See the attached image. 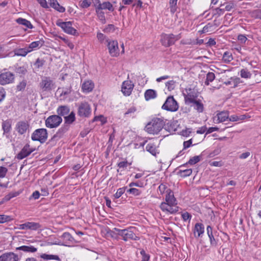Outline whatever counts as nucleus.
<instances>
[{"mask_svg":"<svg viewBox=\"0 0 261 261\" xmlns=\"http://www.w3.org/2000/svg\"><path fill=\"white\" fill-rule=\"evenodd\" d=\"M165 121L163 118H153L145 126L146 131L150 134H158L163 128Z\"/></svg>","mask_w":261,"mask_h":261,"instance_id":"f257e3e1","label":"nucleus"},{"mask_svg":"<svg viewBox=\"0 0 261 261\" xmlns=\"http://www.w3.org/2000/svg\"><path fill=\"white\" fill-rule=\"evenodd\" d=\"M45 63V61L43 59H40L39 58H38L35 63V65L38 68H39L41 67H42Z\"/></svg>","mask_w":261,"mask_h":261,"instance_id":"052dcab7","label":"nucleus"},{"mask_svg":"<svg viewBox=\"0 0 261 261\" xmlns=\"http://www.w3.org/2000/svg\"><path fill=\"white\" fill-rule=\"evenodd\" d=\"M91 4L90 0H84L82 1L81 4V7L83 8H87Z\"/></svg>","mask_w":261,"mask_h":261,"instance_id":"e2e57ef3","label":"nucleus"},{"mask_svg":"<svg viewBox=\"0 0 261 261\" xmlns=\"http://www.w3.org/2000/svg\"><path fill=\"white\" fill-rule=\"evenodd\" d=\"M157 96L156 91L153 89H148L144 93V97L146 100L148 101L152 99H154Z\"/></svg>","mask_w":261,"mask_h":261,"instance_id":"a878e982","label":"nucleus"},{"mask_svg":"<svg viewBox=\"0 0 261 261\" xmlns=\"http://www.w3.org/2000/svg\"><path fill=\"white\" fill-rule=\"evenodd\" d=\"M192 172L191 169H186L185 170H182L177 171V174L182 177H185L190 176Z\"/></svg>","mask_w":261,"mask_h":261,"instance_id":"a19ab883","label":"nucleus"},{"mask_svg":"<svg viewBox=\"0 0 261 261\" xmlns=\"http://www.w3.org/2000/svg\"><path fill=\"white\" fill-rule=\"evenodd\" d=\"M91 114V108L87 102H81L77 109V115L81 117H89Z\"/></svg>","mask_w":261,"mask_h":261,"instance_id":"9d476101","label":"nucleus"},{"mask_svg":"<svg viewBox=\"0 0 261 261\" xmlns=\"http://www.w3.org/2000/svg\"><path fill=\"white\" fill-rule=\"evenodd\" d=\"M134 85L130 81H125L121 87V91L125 96H129L132 93Z\"/></svg>","mask_w":261,"mask_h":261,"instance_id":"4468645a","label":"nucleus"},{"mask_svg":"<svg viewBox=\"0 0 261 261\" xmlns=\"http://www.w3.org/2000/svg\"><path fill=\"white\" fill-rule=\"evenodd\" d=\"M14 54L17 56H25L29 53L30 50L28 49V47H25L23 48H18L14 50Z\"/></svg>","mask_w":261,"mask_h":261,"instance_id":"72a5a7b5","label":"nucleus"},{"mask_svg":"<svg viewBox=\"0 0 261 261\" xmlns=\"http://www.w3.org/2000/svg\"><path fill=\"white\" fill-rule=\"evenodd\" d=\"M165 202H164L166 204L177 205V202L176 199L175 198L173 192L169 189L167 191V193L165 197Z\"/></svg>","mask_w":261,"mask_h":261,"instance_id":"a211bd4d","label":"nucleus"},{"mask_svg":"<svg viewBox=\"0 0 261 261\" xmlns=\"http://www.w3.org/2000/svg\"><path fill=\"white\" fill-rule=\"evenodd\" d=\"M94 88V84L90 81L85 82L82 85V89L84 92H89Z\"/></svg>","mask_w":261,"mask_h":261,"instance_id":"c756f323","label":"nucleus"},{"mask_svg":"<svg viewBox=\"0 0 261 261\" xmlns=\"http://www.w3.org/2000/svg\"><path fill=\"white\" fill-rule=\"evenodd\" d=\"M41 225L39 223L34 222H27L19 225L18 228L21 230H37L40 229Z\"/></svg>","mask_w":261,"mask_h":261,"instance_id":"ddd939ff","label":"nucleus"},{"mask_svg":"<svg viewBox=\"0 0 261 261\" xmlns=\"http://www.w3.org/2000/svg\"><path fill=\"white\" fill-rule=\"evenodd\" d=\"M224 12V9L217 8L214 10V15H217L218 17L220 16Z\"/></svg>","mask_w":261,"mask_h":261,"instance_id":"680f3d73","label":"nucleus"},{"mask_svg":"<svg viewBox=\"0 0 261 261\" xmlns=\"http://www.w3.org/2000/svg\"><path fill=\"white\" fill-rule=\"evenodd\" d=\"M127 192L129 194H131L134 196H139L142 193V191L139 189L131 188L127 190Z\"/></svg>","mask_w":261,"mask_h":261,"instance_id":"09e8293b","label":"nucleus"},{"mask_svg":"<svg viewBox=\"0 0 261 261\" xmlns=\"http://www.w3.org/2000/svg\"><path fill=\"white\" fill-rule=\"evenodd\" d=\"M240 75L243 78H250L251 73L246 69H242L240 71Z\"/></svg>","mask_w":261,"mask_h":261,"instance_id":"864d4df0","label":"nucleus"},{"mask_svg":"<svg viewBox=\"0 0 261 261\" xmlns=\"http://www.w3.org/2000/svg\"><path fill=\"white\" fill-rule=\"evenodd\" d=\"M222 60L225 63H228L233 60L232 54L229 51H225L223 55Z\"/></svg>","mask_w":261,"mask_h":261,"instance_id":"37998d69","label":"nucleus"},{"mask_svg":"<svg viewBox=\"0 0 261 261\" xmlns=\"http://www.w3.org/2000/svg\"><path fill=\"white\" fill-rule=\"evenodd\" d=\"M134 186L142 188V187H144V184H143V182L140 181H138L136 182L133 181V182H131L130 183H129V187H133Z\"/></svg>","mask_w":261,"mask_h":261,"instance_id":"bf43d9fd","label":"nucleus"},{"mask_svg":"<svg viewBox=\"0 0 261 261\" xmlns=\"http://www.w3.org/2000/svg\"><path fill=\"white\" fill-rule=\"evenodd\" d=\"M42 43L40 41H34L29 44V46L27 47L30 52L32 51L34 49H35L39 46H41Z\"/></svg>","mask_w":261,"mask_h":261,"instance_id":"c03bdc74","label":"nucleus"},{"mask_svg":"<svg viewBox=\"0 0 261 261\" xmlns=\"http://www.w3.org/2000/svg\"><path fill=\"white\" fill-rule=\"evenodd\" d=\"M16 21L17 23L19 24H21L22 25H24L27 27L29 29H33V26L31 24V22L24 18H18L16 20Z\"/></svg>","mask_w":261,"mask_h":261,"instance_id":"473e14b6","label":"nucleus"},{"mask_svg":"<svg viewBox=\"0 0 261 261\" xmlns=\"http://www.w3.org/2000/svg\"><path fill=\"white\" fill-rule=\"evenodd\" d=\"M181 34L175 35L173 34H165L162 36L161 42L163 45L168 47L175 43V42L181 38Z\"/></svg>","mask_w":261,"mask_h":261,"instance_id":"0eeeda50","label":"nucleus"},{"mask_svg":"<svg viewBox=\"0 0 261 261\" xmlns=\"http://www.w3.org/2000/svg\"><path fill=\"white\" fill-rule=\"evenodd\" d=\"M28 68L27 65L19 66L16 64L14 66V71L20 77H24L28 72Z\"/></svg>","mask_w":261,"mask_h":261,"instance_id":"412c9836","label":"nucleus"},{"mask_svg":"<svg viewBox=\"0 0 261 261\" xmlns=\"http://www.w3.org/2000/svg\"><path fill=\"white\" fill-rule=\"evenodd\" d=\"M204 227L202 223H197L195 224L194 228V234L196 233H197V237L199 238L204 233Z\"/></svg>","mask_w":261,"mask_h":261,"instance_id":"bb28decb","label":"nucleus"},{"mask_svg":"<svg viewBox=\"0 0 261 261\" xmlns=\"http://www.w3.org/2000/svg\"><path fill=\"white\" fill-rule=\"evenodd\" d=\"M140 254L142 256L141 261H149L150 256L149 254L146 253L144 249H141L140 251Z\"/></svg>","mask_w":261,"mask_h":261,"instance_id":"603ef678","label":"nucleus"},{"mask_svg":"<svg viewBox=\"0 0 261 261\" xmlns=\"http://www.w3.org/2000/svg\"><path fill=\"white\" fill-rule=\"evenodd\" d=\"M169 189L166 185L163 184H161L158 188V190L162 195L165 193H167V191Z\"/></svg>","mask_w":261,"mask_h":261,"instance_id":"4d7b16f0","label":"nucleus"},{"mask_svg":"<svg viewBox=\"0 0 261 261\" xmlns=\"http://www.w3.org/2000/svg\"><path fill=\"white\" fill-rule=\"evenodd\" d=\"M62 122V118L58 115L49 116L45 120V126L50 128L59 126Z\"/></svg>","mask_w":261,"mask_h":261,"instance_id":"1a4fd4ad","label":"nucleus"},{"mask_svg":"<svg viewBox=\"0 0 261 261\" xmlns=\"http://www.w3.org/2000/svg\"><path fill=\"white\" fill-rule=\"evenodd\" d=\"M61 238L65 243H72L74 240L70 233L67 232H64L61 236Z\"/></svg>","mask_w":261,"mask_h":261,"instance_id":"e433bc0d","label":"nucleus"},{"mask_svg":"<svg viewBox=\"0 0 261 261\" xmlns=\"http://www.w3.org/2000/svg\"><path fill=\"white\" fill-rule=\"evenodd\" d=\"M69 112L70 108L68 106H60L57 110L58 115L60 117L65 116V115H67Z\"/></svg>","mask_w":261,"mask_h":261,"instance_id":"b1692460","label":"nucleus"},{"mask_svg":"<svg viewBox=\"0 0 261 261\" xmlns=\"http://www.w3.org/2000/svg\"><path fill=\"white\" fill-rule=\"evenodd\" d=\"M20 193L19 192H13L9 193L8 194L5 196L2 199V202H5L10 200L11 198L16 197L19 195Z\"/></svg>","mask_w":261,"mask_h":261,"instance_id":"ea45409f","label":"nucleus"},{"mask_svg":"<svg viewBox=\"0 0 261 261\" xmlns=\"http://www.w3.org/2000/svg\"><path fill=\"white\" fill-rule=\"evenodd\" d=\"M70 126L67 124H64V125L61 127L57 132V133L54 135L51 140L56 138H61L69 130Z\"/></svg>","mask_w":261,"mask_h":261,"instance_id":"4be33fe9","label":"nucleus"},{"mask_svg":"<svg viewBox=\"0 0 261 261\" xmlns=\"http://www.w3.org/2000/svg\"><path fill=\"white\" fill-rule=\"evenodd\" d=\"M146 150L153 155H155L157 153L155 145L152 143H149L147 144Z\"/></svg>","mask_w":261,"mask_h":261,"instance_id":"58836bf2","label":"nucleus"},{"mask_svg":"<svg viewBox=\"0 0 261 261\" xmlns=\"http://www.w3.org/2000/svg\"><path fill=\"white\" fill-rule=\"evenodd\" d=\"M39 87L42 91L49 92L56 87L55 83L50 77L44 76L39 83Z\"/></svg>","mask_w":261,"mask_h":261,"instance_id":"423d86ee","label":"nucleus"},{"mask_svg":"<svg viewBox=\"0 0 261 261\" xmlns=\"http://www.w3.org/2000/svg\"><path fill=\"white\" fill-rule=\"evenodd\" d=\"M206 232L210 239L211 246L216 247L218 245V240L215 238L213 232V228L210 225L207 226Z\"/></svg>","mask_w":261,"mask_h":261,"instance_id":"aec40b11","label":"nucleus"},{"mask_svg":"<svg viewBox=\"0 0 261 261\" xmlns=\"http://www.w3.org/2000/svg\"><path fill=\"white\" fill-rule=\"evenodd\" d=\"M40 257L44 260H56L58 261H61V258L57 255H53V254H47L46 253H42L40 255Z\"/></svg>","mask_w":261,"mask_h":261,"instance_id":"7c9ffc66","label":"nucleus"},{"mask_svg":"<svg viewBox=\"0 0 261 261\" xmlns=\"http://www.w3.org/2000/svg\"><path fill=\"white\" fill-rule=\"evenodd\" d=\"M202 155H196L191 158L186 163H197L201 161Z\"/></svg>","mask_w":261,"mask_h":261,"instance_id":"8fccbe9b","label":"nucleus"},{"mask_svg":"<svg viewBox=\"0 0 261 261\" xmlns=\"http://www.w3.org/2000/svg\"><path fill=\"white\" fill-rule=\"evenodd\" d=\"M181 217L184 221H186L188 220H191L192 218L191 215L188 212H185L181 214Z\"/></svg>","mask_w":261,"mask_h":261,"instance_id":"0e129e2a","label":"nucleus"},{"mask_svg":"<svg viewBox=\"0 0 261 261\" xmlns=\"http://www.w3.org/2000/svg\"><path fill=\"white\" fill-rule=\"evenodd\" d=\"M252 17L255 19H261V9H256L251 12Z\"/></svg>","mask_w":261,"mask_h":261,"instance_id":"5fc2aeb1","label":"nucleus"},{"mask_svg":"<svg viewBox=\"0 0 261 261\" xmlns=\"http://www.w3.org/2000/svg\"><path fill=\"white\" fill-rule=\"evenodd\" d=\"M115 30V27L113 24H110L103 30L105 33H111L113 32Z\"/></svg>","mask_w":261,"mask_h":261,"instance_id":"13d9d810","label":"nucleus"},{"mask_svg":"<svg viewBox=\"0 0 261 261\" xmlns=\"http://www.w3.org/2000/svg\"><path fill=\"white\" fill-rule=\"evenodd\" d=\"M8 169L4 167L0 166V178H3L6 176Z\"/></svg>","mask_w":261,"mask_h":261,"instance_id":"69168bd1","label":"nucleus"},{"mask_svg":"<svg viewBox=\"0 0 261 261\" xmlns=\"http://www.w3.org/2000/svg\"><path fill=\"white\" fill-rule=\"evenodd\" d=\"M98 1V3L99 4L97 7H100L101 8V9H108L109 11H113L114 9L113 8L112 4L109 2H103L102 4L100 3L99 0H97Z\"/></svg>","mask_w":261,"mask_h":261,"instance_id":"c9c22d12","label":"nucleus"},{"mask_svg":"<svg viewBox=\"0 0 261 261\" xmlns=\"http://www.w3.org/2000/svg\"><path fill=\"white\" fill-rule=\"evenodd\" d=\"M13 218L10 216L5 215H0V223L9 222L13 220Z\"/></svg>","mask_w":261,"mask_h":261,"instance_id":"a18cd8bd","label":"nucleus"},{"mask_svg":"<svg viewBox=\"0 0 261 261\" xmlns=\"http://www.w3.org/2000/svg\"><path fill=\"white\" fill-rule=\"evenodd\" d=\"M71 91V86H69L68 87L64 88V90L62 91L61 95H66L70 93Z\"/></svg>","mask_w":261,"mask_h":261,"instance_id":"338daca9","label":"nucleus"},{"mask_svg":"<svg viewBox=\"0 0 261 261\" xmlns=\"http://www.w3.org/2000/svg\"><path fill=\"white\" fill-rule=\"evenodd\" d=\"M160 207L162 211L171 214L177 213L180 208L177 205L166 204L164 202L161 203Z\"/></svg>","mask_w":261,"mask_h":261,"instance_id":"f8f14e48","label":"nucleus"},{"mask_svg":"<svg viewBox=\"0 0 261 261\" xmlns=\"http://www.w3.org/2000/svg\"><path fill=\"white\" fill-rule=\"evenodd\" d=\"M115 229H119L117 228H114L112 230H110L108 233L110 235V236L116 240H119L120 239V236L118 234V231L115 230Z\"/></svg>","mask_w":261,"mask_h":261,"instance_id":"de8ad7c7","label":"nucleus"},{"mask_svg":"<svg viewBox=\"0 0 261 261\" xmlns=\"http://www.w3.org/2000/svg\"><path fill=\"white\" fill-rule=\"evenodd\" d=\"M34 150V149L30 148V145L29 144H27L24 145L20 152L17 154V157L18 159H23V158L30 155L32 152H33Z\"/></svg>","mask_w":261,"mask_h":261,"instance_id":"6ab92c4d","label":"nucleus"},{"mask_svg":"<svg viewBox=\"0 0 261 261\" xmlns=\"http://www.w3.org/2000/svg\"><path fill=\"white\" fill-rule=\"evenodd\" d=\"M29 127L30 124L27 121H20L16 125V130L19 134L23 135L29 129Z\"/></svg>","mask_w":261,"mask_h":261,"instance_id":"2eb2a0df","label":"nucleus"},{"mask_svg":"<svg viewBox=\"0 0 261 261\" xmlns=\"http://www.w3.org/2000/svg\"><path fill=\"white\" fill-rule=\"evenodd\" d=\"M96 13L97 16L99 20L102 24H105L106 22L105 13L102 11L101 8L99 7H96Z\"/></svg>","mask_w":261,"mask_h":261,"instance_id":"c85d7f7f","label":"nucleus"},{"mask_svg":"<svg viewBox=\"0 0 261 261\" xmlns=\"http://www.w3.org/2000/svg\"><path fill=\"white\" fill-rule=\"evenodd\" d=\"M240 83V79L239 77H231L229 80L224 82V84L226 86H230L231 88H236Z\"/></svg>","mask_w":261,"mask_h":261,"instance_id":"393cba45","label":"nucleus"},{"mask_svg":"<svg viewBox=\"0 0 261 261\" xmlns=\"http://www.w3.org/2000/svg\"><path fill=\"white\" fill-rule=\"evenodd\" d=\"M48 134L46 129L38 128L36 129L32 134L31 139L33 141H39L44 143L47 139Z\"/></svg>","mask_w":261,"mask_h":261,"instance_id":"7ed1b4c3","label":"nucleus"},{"mask_svg":"<svg viewBox=\"0 0 261 261\" xmlns=\"http://www.w3.org/2000/svg\"><path fill=\"white\" fill-rule=\"evenodd\" d=\"M15 79L14 74L7 71L0 74V85H5L14 82Z\"/></svg>","mask_w":261,"mask_h":261,"instance_id":"9b49d317","label":"nucleus"},{"mask_svg":"<svg viewBox=\"0 0 261 261\" xmlns=\"http://www.w3.org/2000/svg\"><path fill=\"white\" fill-rule=\"evenodd\" d=\"M179 108L178 104L173 96H168L162 108L167 111L176 112Z\"/></svg>","mask_w":261,"mask_h":261,"instance_id":"20e7f679","label":"nucleus"},{"mask_svg":"<svg viewBox=\"0 0 261 261\" xmlns=\"http://www.w3.org/2000/svg\"><path fill=\"white\" fill-rule=\"evenodd\" d=\"M192 103L193 104L194 109L199 113H201L204 110V107L203 103L200 100H195Z\"/></svg>","mask_w":261,"mask_h":261,"instance_id":"f704fd0d","label":"nucleus"},{"mask_svg":"<svg viewBox=\"0 0 261 261\" xmlns=\"http://www.w3.org/2000/svg\"><path fill=\"white\" fill-rule=\"evenodd\" d=\"M176 82L173 80H171L166 83V86L169 91H171L175 89Z\"/></svg>","mask_w":261,"mask_h":261,"instance_id":"3c124183","label":"nucleus"},{"mask_svg":"<svg viewBox=\"0 0 261 261\" xmlns=\"http://www.w3.org/2000/svg\"><path fill=\"white\" fill-rule=\"evenodd\" d=\"M191 132H192L191 128H187L186 129H183L181 132V134L183 136L188 137V136H190Z\"/></svg>","mask_w":261,"mask_h":261,"instance_id":"774afa93","label":"nucleus"},{"mask_svg":"<svg viewBox=\"0 0 261 261\" xmlns=\"http://www.w3.org/2000/svg\"><path fill=\"white\" fill-rule=\"evenodd\" d=\"M64 124H67L68 125L72 124L75 120V113L72 111L69 115L64 116Z\"/></svg>","mask_w":261,"mask_h":261,"instance_id":"2f4dec72","label":"nucleus"},{"mask_svg":"<svg viewBox=\"0 0 261 261\" xmlns=\"http://www.w3.org/2000/svg\"><path fill=\"white\" fill-rule=\"evenodd\" d=\"M72 23L71 21H62L61 19H58L56 22V24L61 28L66 33L74 36L78 35L76 30L72 27Z\"/></svg>","mask_w":261,"mask_h":261,"instance_id":"39448f33","label":"nucleus"},{"mask_svg":"<svg viewBox=\"0 0 261 261\" xmlns=\"http://www.w3.org/2000/svg\"><path fill=\"white\" fill-rule=\"evenodd\" d=\"M107 46L109 50V53L111 57H117L119 55V49L118 43L117 40L107 39Z\"/></svg>","mask_w":261,"mask_h":261,"instance_id":"6e6552de","label":"nucleus"},{"mask_svg":"<svg viewBox=\"0 0 261 261\" xmlns=\"http://www.w3.org/2000/svg\"><path fill=\"white\" fill-rule=\"evenodd\" d=\"M215 78V75L213 72H208L206 74V79L204 82L206 85H208L210 82H213Z\"/></svg>","mask_w":261,"mask_h":261,"instance_id":"49530a36","label":"nucleus"},{"mask_svg":"<svg viewBox=\"0 0 261 261\" xmlns=\"http://www.w3.org/2000/svg\"><path fill=\"white\" fill-rule=\"evenodd\" d=\"M133 229V227H129L123 229H115V230L118 231V234L124 241H127L129 240H139V238L136 235Z\"/></svg>","mask_w":261,"mask_h":261,"instance_id":"f03ea898","label":"nucleus"},{"mask_svg":"<svg viewBox=\"0 0 261 261\" xmlns=\"http://www.w3.org/2000/svg\"><path fill=\"white\" fill-rule=\"evenodd\" d=\"M27 85V80L23 79L22 80L19 82L16 85V91H23L24 90Z\"/></svg>","mask_w":261,"mask_h":261,"instance_id":"4c0bfd02","label":"nucleus"},{"mask_svg":"<svg viewBox=\"0 0 261 261\" xmlns=\"http://www.w3.org/2000/svg\"><path fill=\"white\" fill-rule=\"evenodd\" d=\"M2 128L4 133H9L11 128V122L9 120L4 121L2 123Z\"/></svg>","mask_w":261,"mask_h":261,"instance_id":"79ce46f5","label":"nucleus"},{"mask_svg":"<svg viewBox=\"0 0 261 261\" xmlns=\"http://www.w3.org/2000/svg\"><path fill=\"white\" fill-rule=\"evenodd\" d=\"M229 113L228 111H222L217 114L218 123L223 122L228 119Z\"/></svg>","mask_w":261,"mask_h":261,"instance_id":"cd10ccee","label":"nucleus"},{"mask_svg":"<svg viewBox=\"0 0 261 261\" xmlns=\"http://www.w3.org/2000/svg\"><path fill=\"white\" fill-rule=\"evenodd\" d=\"M126 187H123L119 188L117 190V192L114 195V197L115 199H118L124 193Z\"/></svg>","mask_w":261,"mask_h":261,"instance_id":"6e6d98bb","label":"nucleus"},{"mask_svg":"<svg viewBox=\"0 0 261 261\" xmlns=\"http://www.w3.org/2000/svg\"><path fill=\"white\" fill-rule=\"evenodd\" d=\"M17 250H20L24 252L25 253H34L36 252L37 251V248L33 246L30 245V246H27V245H23L18 247H17L16 248Z\"/></svg>","mask_w":261,"mask_h":261,"instance_id":"5701e85b","label":"nucleus"},{"mask_svg":"<svg viewBox=\"0 0 261 261\" xmlns=\"http://www.w3.org/2000/svg\"><path fill=\"white\" fill-rule=\"evenodd\" d=\"M18 255L13 252H7L0 256V261H18Z\"/></svg>","mask_w":261,"mask_h":261,"instance_id":"f3484780","label":"nucleus"},{"mask_svg":"<svg viewBox=\"0 0 261 261\" xmlns=\"http://www.w3.org/2000/svg\"><path fill=\"white\" fill-rule=\"evenodd\" d=\"M183 95L185 103L187 105L192 103L196 100L197 97L196 94L191 89H189L187 94L183 93Z\"/></svg>","mask_w":261,"mask_h":261,"instance_id":"dca6fc26","label":"nucleus"}]
</instances>
